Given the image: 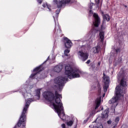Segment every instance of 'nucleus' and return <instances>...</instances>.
I'll list each match as a JSON object with an SVG mask.
<instances>
[{
	"mask_svg": "<svg viewBox=\"0 0 128 128\" xmlns=\"http://www.w3.org/2000/svg\"><path fill=\"white\" fill-rule=\"evenodd\" d=\"M43 96L47 100L52 102L54 108L58 114V116L62 120H66V114L64 111V106L62 102L60 100L62 95L58 93V91H55V94L50 92H45L43 93Z\"/></svg>",
	"mask_w": 128,
	"mask_h": 128,
	"instance_id": "obj_1",
	"label": "nucleus"
},
{
	"mask_svg": "<svg viewBox=\"0 0 128 128\" xmlns=\"http://www.w3.org/2000/svg\"><path fill=\"white\" fill-rule=\"evenodd\" d=\"M65 76H58L54 80V82L56 85L54 86V88L58 90H60V88L64 86L66 82H68V78H80V74H82V72L78 69H74L70 65H67L65 67Z\"/></svg>",
	"mask_w": 128,
	"mask_h": 128,
	"instance_id": "obj_2",
	"label": "nucleus"
},
{
	"mask_svg": "<svg viewBox=\"0 0 128 128\" xmlns=\"http://www.w3.org/2000/svg\"><path fill=\"white\" fill-rule=\"evenodd\" d=\"M117 78L118 80H120V85L118 86L116 88V96L113 97L108 102L110 104H112V106L116 108L118 106V100H120V96H124V90H126V78L122 76V75L118 74Z\"/></svg>",
	"mask_w": 128,
	"mask_h": 128,
	"instance_id": "obj_3",
	"label": "nucleus"
},
{
	"mask_svg": "<svg viewBox=\"0 0 128 128\" xmlns=\"http://www.w3.org/2000/svg\"><path fill=\"white\" fill-rule=\"evenodd\" d=\"M22 96H24L25 98L26 104L23 108L19 120L17 124V126H20L22 124L23 126H26V112H28V110L30 106V102H32L34 100L30 98L32 96V94L28 92L26 89L22 88Z\"/></svg>",
	"mask_w": 128,
	"mask_h": 128,
	"instance_id": "obj_4",
	"label": "nucleus"
},
{
	"mask_svg": "<svg viewBox=\"0 0 128 128\" xmlns=\"http://www.w3.org/2000/svg\"><path fill=\"white\" fill-rule=\"evenodd\" d=\"M102 88H100L99 90H98V96L95 100V104L94 106V110H92V112L90 114V118L92 116H94V115L96 114L98 112H96V110H98L100 106V102H102V96H100Z\"/></svg>",
	"mask_w": 128,
	"mask_h": 128,
	"instance_id": "obj_5",
	"label": "nucleus"
},
{
	"mask_svg": "<svg viewBox=\"0 0 128 128\" xmlns=\"http://www.w3.org/2000/svg\"><path fill=\"white\" fill-rule=\"evenodd\" d=\"M53 2L55 4L57 5V8H60L64 6L66 4H70V0H62L60 2H58V0H54Z\"/></svg>",
	"mask_w": 128,
	"mask_h": 128,
	"instance_id": "obj_6",
	"label": "nucleus"
},
{
	"mask_svg": "<svg viewBox=\"0 0 128 128\" xmlns=\"http://www.w3.org/2000/svg\"><path fill=\"white\" fill-rule=\"evenodd\" d=\"M78 58L82 62H86L88 58V53H84L82 51H79L78 52Z\"/></svg>",
	"mask_w": 128,
	"mask_h": 128,
	"instance_id": "obj_7",
	"label": "nucleus"
},
{
	"mask_svg": "<svg viewBox=\"0 0 128 128\" xmlns=\"http://www.w3.org/2000/svg\"><path fill=\"white\" fill-rule=\"evenodd\" d=\"M93 16L95 18L94 22H93V24H94V26L98 28L100 26V18L98 17V15L96 13L94 14Z\"/></svg>",
	"mask_w": 128,
	"mask_h": 128,
	"instance_id": "obj_8",
	"label": "nucleus"
},
{
	"mask_svg": "<svg viewBox=\"0 0 128 128\" xmlns=\"http://www.w3.org/2000/svg\"><path fill=\"white\" fill-rule=\"evenodd\" d=\"M64 44L66 48H72V41L66 37L64 38Z\"/></svg>",
	"mask_w": 128,
	"mask_h": 128,
	"instance_id": "obj_9",
	"label": "nucleus"
},
{
	"mask_svg": "<svg viewBox=\"0 0 128 128\" xmlns=\"http://www.w3.org/2000/svg\"><path fill=\"white\" fill-rule=\"evenodd\" d=\"M103 18H104V21L102 22V24L101 26V28L102 30H104V24L106 22H104L105 20H106L107 22H110V16L108 14H104L103 15Z\"/></svg>",
	"mask_w": 128,
	"mask_h": 128,
	"instance_id": "obj_10",
	"label": "nucleus"
},
{
	"mask_svg": "<svg viewBox=\"0 0 128 128\" xmlns=\"http://www.w3.org/2000/svg\"><path fill=\"white\" fill-rule=\"evenodd\" d=\"M96 0V4H94L93 3H91L90 4L89 8H90V10L92 9L93 6L96 8L94 10H98V8H99L98 4H100V0Z\"/></svg>",
	"mask_w": 128,
	"mask_h": 128,
	"instance_id": "obj_11",
	"label": "nucleus"
},
{
	"mask_svg": "<svg viewBox=\"0 0 128 128\" xmlns=\"http://www.w3.org/2000/svg\"><path fill=\"white\" fill-rule=\"evenodd\" d=\"M33 72H38L32 74L30 76V78H32L34 76H36L38 72H40V66L36 67L33 70Z\"/></svg>",
	"mask_w": 128,
	"mask_h": 128,
	"instance_id": "obj_12",
	"label": "nucleus"
},
{
	"mask_svg": "<svg viewBox=\"0 0 128 128\" xmlns=\"http://www.w3.org/2000/svg\"><path fill=\"white\" fill-rule=\"evenodd\" d=\"M94 36H96V34L94 31L90 32L89 36H88V38L90 42H92L94 40Z\"/></svg>",
	"mask_w": 128,
	"mask_h": 128,
	"instance_id": "obj_13",
	"label": "nucleus"
},
{
	"mask_svg": "<svg viewBox=\"0 0 128 128\" xmlns=\"http://www.w3.org/2000/svg\"><path fill=\"white\" fill-rule=\"evenodd\" d=\"M62 70V65H58L54 68V71L56 72H60Z\"/></svg>",
	"mask_w": 128,
	"mask_h": 128,
	"instance_id": "obj_14",
	"label": "nucleus"
},
{
	"mask_svg": "<svg viewBox=\"0 0 128 128\" xmlns=\"http://www.w3.org/2000/svg\"><path fill=\"white\" fill-rule=\"evenodd\" d=\"M104 76L103 77V80L104 84H108V82H110V78L106 76L104 74Z\"/></svg>",
	"mask_w": 128,
	"mask_h": 128,
	"instance_id": "obj_15",
	"label": "nucleus"
},
{
	"mask_svg": "<svg viewBox=\"0 0 128 128\" xmlns=\"http://www.w3.org/2000/svg\"><path fill=\"white\" fill-rule=\"evenodd\" d=\"M108 116V110H106L102 113V118H106Z\"/></svg>",
	"mask_w": 128,
	"mask_h": 128,
	"instance_id": "obj_16",
	"label": "nucleus"
},
{
	"mask_svg": "<svg viewBox=\"0 0 128 128\" xmlns=\"http://www.w3.org/2000/svg\"><path fill=\"white\" fill-rule=\"evenodd\" d=\"M100 50V46H96V47L92 49V51L94 54H98V52H99Z\"/></svg>",
	"mask_w": 128,
	"mask_h": 128,
	"instance_id": "obj_17",
	"label": "nucleus"
},
{
	"mask_svg": "<svg viewBox=\"0 0 128 128\" xmlns=\"http://www.w3.org/2000/svg\"><path fill=\"white\" fill-rule=\"evenodd\" d=\"M100 38L101 40V42H104V32L101 31L100 32Z\"/></svg>",
	"mask_w": 128,
	"mask_h": 128,
	"instance_id": "obj_18",
	"label": "nucleus"
},
{
	"mask_svg": "<svg viewBox=\"0 0 128 128\" xmlns=\"http://www.w3.org/2000/svg\"><path fill=\"white\" fill-rule=\"evenodd\" d=\"M36 96L37 97V100H39L40 96V89H38L36 90Z\"/></svg>",
	"mask_w": 128,
	"mask_h": 128,
	"instance_id": "obj_19",
	"label": "nucleus"
},
{
	"mask_svg": "<svg viewBox=\"0 0 128 128\" xmlns=\"http://www.w3.org/2000/svg\"><path fill=\"white\" fill-rule=\"evenodd\" d=\"M43 8H46V6L47 8L49 10V11L50 12L52 10L50 9V6L48 5L47 3L43 4H42Z\"/></svg>",
	"mask_w": 128,
	"mask_h": 128,
	"instance_id": "obj_20",
	"label": "nucleus"
},
{
	"mask_svg": "<svg viewBox=\"0 0 128 128\" xmlns=\"http://www.w3.org/2000/svg\"><path fill=\"white\" fill-rule=\"evenodd\" d=\"M108 86L107 84H106L104 86V92H106L108 91Z\"/></svg>",
	"mask_w": 128,
	"mask_h": 128,
	"instance_id": "obj_21",
	"label": "nucleus"
},
{
	"mask_svg": "<svg viewBox=\"0 0 128 128\" xmlns=\"http://www.w3.org/2000/svg\"><path fill=\"white\" fill-rule=\"evenodd\" d=\"M72 124H74V121H72V120H70V121L67 122V123H66L67 126H72Z\"/></svg>",
	"mask_w": 128,
	"mask_h": 128,
	"instance_id": "obj_22",
	"label": "nucleus"
},
{
	"mask_svg": "<svg viewBox=\"0 0 128 128\" xmlns=\"http://www.w3.org/2000/svg\"><path fill=\"white\" fill-rule=\"evenodd\" d=\"M68 52H70V50H66L64 52V54L66 56H68Z\"/></svg>",
	"mask_w": 128,
	"mask_h": 128,
	"instance_id": "obj_23",
	"label": "nucleus"
},
{
	"mask_svg": "<svg viewBox=\"0 0 128 128\" xmlns=\"http://www.w3.org/2000/svg\"><path fill=\"white\" fill-rule=\"evenodd\" d=\"M115 122H120V118L117 117L116 120H115Z\"/></svg>",
	"mask_w": 128,
	"mask_h": 128,
	"instance_id": "obj_24",
	"label": "nucleus"
},
{
	"mask_svg": "<svg viewBox=\"0 0 128 128\" xmlns=\"http://www.w3.org/2000/svg\"><path fill=\"white\" fill-rule=\"evenodd\" d=\"M60 10H56V14H60Z\"/></svg>",
	"mask_w": 128,
	"mask_h": 128,
	"instance_id": "obj_25",
	"label": "nucleus"
},
{
	"mask_svg": "<svg viewBox=\"0 0 128 128\" xmlns=\"http://www.w3.org/2000/svg\"><path fill=\"white\" fill-rule=\"evenodd\" d=\"M37 2L40 4L42 2V0H37Z\"/></svg>",
	"mask_w": 128,
	"mask_h": 128,
	"instance_id": "obj_26",
	"label": "nucleus"
},
{
	"mask_svg": "<svg viewBox=\"0 0 128 128\" xmlns=\"http://www.w3.org/2000/svg\"><path fill=\"white\" fill-rule=\"evenodd\" d=\"M54 20L55 22V28L56 30V18H54Z\"/></svg>",
	"mask_w": 128,
	"mask_h": 128,
	"instance_id": "obj_27",
	"label": "nucleus"
},
{
	"mask_svg": "<svg viewBox=\"0 0 128 128\" xmlns=\"http://www.w3.org/2000/svg\"><path fill=\"white\" fill-rule=\"evenodd\" d=\"M120 52V48L116 49V52Z\"/></svg>",
	"mask_w": 128,
	"mask_h": 128,
	"instance_id": "obj_28",
	"label": "nucleus"
},
{
	"mask_svg": "<svg viewBox=\"0 0 128 128\" xmlns=\"http://www.w3.org/2000/svg\"><path fill=\"white\" fill-rule=\"evenodd\" d=\"M107 124H112V120H109L107 122Z\"/></svg>",
	"mask_w": 128,
	"mask_h": 128,
	"instance_id": "obj_29",
	"label": "nucleus"
},
{
	"mask_svg": "<svg viewBox=\"0 0 128 128\" xmlns=\"http://www.w3.org/2000/svg\"><path fill=\"white\" fill-rule=\"evenodd\" d=\"M62 128H66V124H62Z\"/></svg>",
	"mask_w": 128,
	"mask_h": 128,
	"instance_id": "obj_30",
	"label": "nucleus"
},
{
	"mask_svg": "<svg viewBox=\"0 0 128 128\" xmlns=\"http://www.w3.org/2000/svg\"><path fill=\"white\" fill-rule=\"evenodd\" d=\"M90 60H88V61L86 62V64H90Z\"/></svg>",
	"mask_w": 128,
	"mask_h": 128,
	"instance_id": "obj_31",
	"label": "nucleus"
},
{
	"mask_svg": "<svg viewBox=\"0 0 128 128\" xmlns=\"http://www.w3.org/2000/svg\"><path fill=\"white\" fill-rule=\"evenodd\" d=\"M50 60V56H48L47 60L44 62H44H46V61H47V60Z\"/></svg>",
	"mask_w": 128,
	"mask_h": 128,
	"instance_id": "obj_32",
	"label": "nucleus"
},
{
	"mask_svg": "<svg viewBox=\"0 0 128 128\" xmlns=\"http://www.w3.org/2000/svg\"><path fill=\"white\" fill-rule=\"evenodd\" d=\"M86 122H88V120H84V123L86 124Z\"/></svg>",
	"mask_w": 128,
	"mask_h": 128,
	"instance_id": "obj_33",
	"label": "nucleus"
},
{
	"mask_svg": "<svg viewBox=\"0 0 128 128\" xmlns=\"http://www.w3.org/2000/svg\"><path fill=\"white\" fill-rule=\"evenodd\" d=\"M89 12H90V14H92V10H90L89 11Z\"/></svg>",
	"mask_w": 128,
	"mask_h": 128,
	"instance_id": "obj_34",
	"label": "nucleus"
},
{
	"mask_svg": "<svg viewBox=\"0 0 128 128\" xmlns=\"http://www.w3.org/2000/svg\"><path fill=\"white\" fill-rule=\"evenodd\" d=\"M104 96H106V93H104V94H103V98H104Z\"/></svg>",
	"mask_w": 128,
	"mask_h": 128,
	"instance_id": "obj_35",
	"label": "nucleus"
},
{
	"mask_svg": "<svg viewBox=\"0 0 128 128\" xmlns=\"http://www.w3.org/2000/svg\"><path fill=\"white\" fill-rule=\"evenodd\" d=\"M58 28H60V26L58 25H57Z\"/></svg>",
	"mask_w": 128,
	"mask_h": 128,
	"instance_id": "obj_36",
	"label": "nucleus"
},
{
	"mask_svg": "<svg viewBox=\"0 0 128 128\" xmlns=\"http://www.w3.org/2000/svg\"><path fill=\"white\" fill-rule=\"evenodd\" d=\"M98 66H100V62H99L98 63Z\"/></svg>",
	"mask_w": 128,
	"mask_h": 128,
	"instance_id": "obj_37",
	"label": "nucleus"
},
{
	"mask_svg": "<svg viewBox=\"0 0 128 128\" xmlns=\"http://www.w3.org/2000/svg\"><path fill=\"white\" fill-rule=\"evenodd\" d=\"M104 110V108H102V110Z\"/></svg>",
	"mask_w": 128,
	"mask_h": 128,
	"instance_id": "obj_38",
	"label": "nucleus"
},
{
	"mask_svg": "<svg viewBox=\"0 0 128 128\" xmlns=\"http://www.w3.org/2000/svg\"><path fill=\"white\" fill-rule=\"evenodd\" d=\"M76 128V126H75V128Z\"/></svg>",
	"mask_w": 128,
	"mask_h": 128,
	"instance_id": "obj_39",
	"label": "nucleus"
},
{
	"mask_svg": "<svg viewBox=\"0 0 128 128\" xmlns=\"http://www.w3.org/2000/svg\"><path fill=\"white\" fill-rule=\"evenodd\" d=\"M125 8H126V6H125Z\"/></svg>",
	"mask_w": 128,
	"mask_h": 128,
	"instance_id": "obj_40",
	"label": "nucleus"
}]
</instances>
